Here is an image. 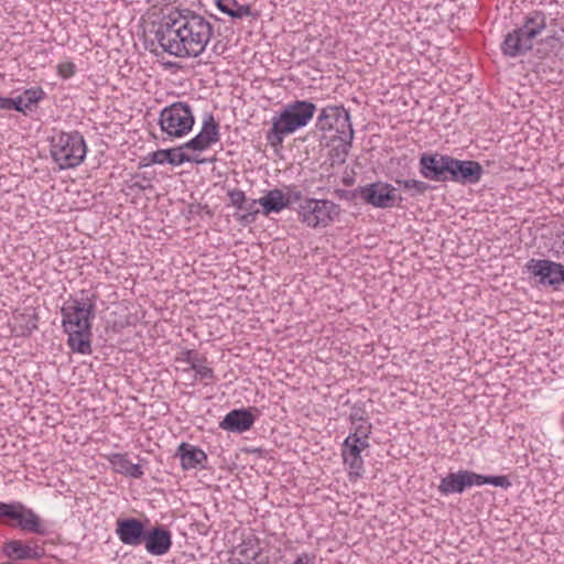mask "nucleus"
<instances>
[{"instance_id":"23","label":"nucleus","mask_w":564,"mask_h":564,"mask_svg":"<svg viewBox=\"0 0 564 564\" xmlns=\"http://www.w3.org/2000/svg\"><path fill=\"white\" fill-rule=\"evenodd\" d=\"M68 335V346L73 351L88 355L91 352V329H64Z\"/></svg>"},{"instance_id":"18","label":"nucleus","mask_w":564,"mask_h":564,"mask_svg":"<svg viewBox=\"0 0 564 564\" xmlns=\"http://www.w3.org/2000/svg\"><path fill=\"white\" fill-rule=\"evenodd\" d=\"M458 184H476L478 183L484 174L482 165L473 160H458L456 159Z\"/></svg>"},{"instance_id":"37","label":"nucleus","mask_w":564,"mask_h":564,"mask_svg":"<svg viewBox=\"0 0 564 564\" xmlns=\"http://www.w3.org/2000/svg\"><path fill=\"white\" fill-rule=\"evenodd\" d=\"M140 178V175L132 176L130 184L128 185L130 189L132 191H145L148 188H152V185L150 183V180H147L144 176Z\"/></svg>"},{"instance_id":"39","label":"nucleus","mask_w":564,"mask_h":564,"mask_svg":"<svg viewBox=\"0 0 564 564\" xmlns=\"http://www.w3.org/2000/svg\"><path fill=\"white\" fill-rule=\"evenodd\" d=\"M453 161L454 156L445 154L444 161L441 162V178L437 182H447V176L449 174V169L452 167Z\"/></svg>"},{"instance_id":"14","label":"nucleus","mask_w":564,"mask_h":564,"mask_svg":"<svg viewBox=\"0 0 564 564\" xmlns=\"http://www.w3.org/2000/svg\"><path fill=\"white\" fill-rule=\"evenodd\" d=\"M143 543L150 554L161 556L170 551L172 546V535L169 530L158 525L145 532Z\"/></svg>"},{"instance_id":"31","label":"nucleus","mask_w":564,"mask_h":564,"mask_svg":"<svg viewBox=\"0 0 564 564\" xmlns=\"http://www.w3.org/2000/svg\"><path fill=\"white\" fill-rule=\"evenodd\" d=\"M395 183L404 189L412 191V196L423 195L431 188L430 184L419 180H397Z\"/></svg>"},{"instance_id":"8","label":"nucleus","mask_w":564,"mask_h":564,"mask_svg":"<svg viewBox=\"0 0 564 564\" xmlns=\"http://www.w3.org/2000/svg\"><path fill=\"white\" fill-rule=\"evenodd\" d=\"M338 213V206L327 199L307 198L299 206V218L311 228L327 227Z\"/></svg>"},{"instance_id":"24","label":"nucleus","mask_w":564,"mask_h":564,"mask_svg":"<svg viewBox=\"0 0 564 564\" xmlns=\"http://www.w3.org/2000/svg\"><path fill=\"white\" fill-rule=\"evenodd\" d=\"M545 28V14L542 11L535 10L525 15L523 25L519 29L534 40Z\"/></svg>"},{"instance_id":"30","label":"nucleus","mask_w":564,"mask_h":564,"mask_svg":"<svg viewBox=\"0 0 564 564\" xmlns=\"http://www.w3.org/2000/svg\"><path fill=\"white\" fill-rule=\"evenodd\" d=\"M371 424L364 422L356 426L355 432L345 440V445L350 443H358L361 446H369L368 437L370 434Z\"/></svg>"},{"instance_id":"42","label":"nucleus","mask_w":564,"mask_h":564,"mask_svg":"<svg viewBox=\"0 0 564 564\" xmlns=\"http://www.w3.org/2000/svg\"><path fill=\"white\" fill-rule=\"evenodd\" d=\"M11 109H14L19 112H25L26 107H24V98L22 96H18L17 98H12Z\"/></svg>"},{"instance_id":"29","label":"nucleus","mask_w":564,"mask_h":564,"mask_svg":"<svg viewBox=\"0 0 564 564\" xmlns=\"http://www.w3.org/2000/svg\"><path fill=\"white\" fill-rule=\"evenodd\" d=\"M19 528L23 531L36 533V534H45L46 530L42 524L40 517L32 510L26 508L24 511Z\"/></svg>"},{"instance_id":"40","label":"nucleus","mask_w":564,"mask_h":564,"mask_svg":"<svg viewBox=\"0 0 564 564\" xmlns=\"http://www.w3.org/2000/svg\"><path fill=\"white\" fill-rule=\"evenodd\" d=\"M350 420H351L352 424H355L356 422H360V423L366 422L365 410L359 406H354L350 412Z\"/></svg>"},{"instance_id":"12","label":"nucleus","mask_w":564,"mask_h":564,"mask_svg":"<svg viewBox=\"0 0 564 564\" xmlns=\"http://www.w3.org/2000/svg\"><path fill=\"white\" fill-rule=\"evenodd\" d=\"M116 532L123 544L138 546L143 543L147 530L139 519L128 518L118 520Z\"/></svg>"},{"instance_id":"3","label":"nucleus","mask_w":564,"mask_h":564,"mask_svg":"<svg viewBox=\"0 0 564 564\" xmlns=\"http://www.w3.org/2000/svg\"><path fill=\"white\" fill-rule=\"evenodd\" d=\"M316 128L323 132H335L333 138L339 141L335 148L337 162L344 163L354 140L349 111L344 106H327L321 110Z\"/></svg>"},{"instance_id":"9","label":"nucleus","mask_w":564,"mask_h":564,"mask_svg":"<svg viewBox=\"0 0 564 564\" xmlns=\"http://www.w3.org/2000/svg\"><path fill=\"white\" fill-rule=\"evenodd\" d=\"M528 271L543 285L557 289L564 284V265L551 260L531 259L527 263Z\"/></svg>"},{"instance_id":"32","label":"nucleus","mask_w":564,"mask_h":564,"mask_svg":"<svg viewBox=\"0 0 564 564\" xmlns=\"http://www.w3.org/2000/svg\"><path fill=\"white\" fill-rule=\"evenodd\" d=\"M258 205V199L247 198V203L243 204V207L238 209L242 212V214L238 216V219L243 224L253 223L256 220V216L259 214Z\"/></svg>"},{"instance_id":"25","label":"nucleus","mask_w":564,"mask_h":564,"mask_svg":"<svg viewBox=\"0 0 564 564\" xmlns=\"http://www.w3.org/2000/svg\"><path fill=\"white\" fill-rule=\"evenodd\" d=\"M261 552L260 543L257 538H249L242 541L237 549L236 561L238 564H251Z\"/></svg>"},{"instance_id":"2","label":"nucleus","mask_w":564,"mask_h":564,"mask_svg":"<svg viewBox=\"0 0 564 564\" xmlns=\"http://www.w3.org/2000/svg\"><path fill=\"white\" fill-rule=\"evenodd\" d=\"M316 106L307 100H295L288 104L278 117H273L272 127L267 132V141L273 147H282L284 137L307 126L313 119Z\"/></svg>"},{"instance_id":"15","label":"nucleus","mask_w":564,"mask_h":564,"mask_svg":"<svg viewBox=\"0 0 564 564\" xmlns=\"http://www.w3.org/2000/svg\"><path fill=\"white\" fill-rule=\"evenodd\" d=\"M181 147L173 149L156 150L148 155L149 164H163L169 163L173 166H178L185 162L204 163V160H199L196 156L188 155L182 152ZM148 165V163L145 164Z\"/></svg>"},{"instance_id":"49","label":"nucleus","mask_w":564,"mask_h":564,"mask_svg":"<svg viewBox=\"0 0 564 564\" xmlns=\"http://www.w3.org/2000/svg\"><path fill=\"white\" fill-rule=\"evenodd\" d=\"M561 421H562V424L564 425V414L562 415Z\"/></svg>"},{"instance_id":"17","label":"nucleus","mask_w":564,"mask_h":564,"mask_svg":"<svg viewBox=\"0 0 564 564\" xmlns=\"http://www.w3.org/2000/svg\"><path fill=\"white\" fill-rule=\"evenodd\" d=\"M176 456L180 457L183 469L205 468L203 463L207 460L203 449L185 442L178 445Z\"/></svg>"},{"instance_id":"22","label":"nucleus","mask_w":564,"mask_h":564,"mask_svg":"<svg viewBox=\"0 0 564 564\" xmlns=\"http://www.w3.org/2000/svg\"><path fill=\"white\" fill-rule=\"evenodd\" d=\"M259 205L262 206L263 215L268 216L271 213H280L282 209L291 204V198L286 197L282 191L274 188L269 191L263 197L258 199Z\"/></svg>"},{"instance_id":"36","label":"nucleus","mask_w":564,"mask_h":564,"mask_svg":"<svg viewBox=\"0 0 564 564\" xmlns=\"http://www.w3.org/2000/svg\"><path fill=\"white\" fill-rule=\"evenodd\" d=\"M230 203L232 206H235L237 209L242 208L243 204L247 203V197L245 195V192L238 188H234L228 191L227 193Z\"/></svg>"},{"instance_id":"7","label":"nucleus","mask_w":564,"mask_h":564,"mask_svg":"<svg viewBox=\"0 0 564 564\" xmlns=\"http://www.w3.org/2000/svg\"><path fill=\"white\" fill-rule=\"evenodd\" d=\"M481 485L508 488L511 486V482L506 476H484L470 470H458L443 477L437 490L442 496H448L452 494H462L466 488Z\"/></svg>"},{"instance_id":"38","label":"nucleus","mask_w":564,"mask_h":564,"mask_svg":"<svg viewBox=\"0 0 564 564\" xmlns=\"http://www.w3.org/2000/svg\"><path fill=\"white\" fill-rule=\"evenodd\" d=\"M76 66L73 62H64L58 64L57 73L62 78H69L75 74Z\"/></svg>"},{"instance_id":"11","label":"nucleus","mask_w":564,"mask_h":564,"mask_svg":"<svg viewBox=\"0 0 564 564\" xmlns=\"http://www.w3.org/2000/svg\"><path fill=\"white\" fill-rule=\"evenodd\" d=\"M358 192L359 198L375 207L389 208L394 206V188L389 184L372 183L367 186H360Z\"/></svg>"},{"instance_id":"35","label":"nucleus","mask_w":564,"mask_h":564,"mask_svg":"<svg viewBox=\"0 0 564 564\" xmlns=\"http://www.w3.org/2000/svg\"><path fill=\"white\" fill-rule=\"evenodd\" d=\"M192 369L195 370V378L198 380H212L214 379V371L212 368L198 365L197 362H192Z\"/></svg>"},{"instance_id":"26","label":"nucleus","mask_w":564,"mask_h":564,"mask_svg":"<svg viewBox=\"0 0 564 564\" xmlns=\"http://www.w3.org/2000/svg\"><path fill=\"white\" fill-rule=\"evenodd\" d=\"M540 52L545 55H554L560 61H564V30L555 33L541 42Z\"/></svg>"},{"instance_id":"19","label":"nucleus","mask_w":564,"mask_h":564,"mask_svg":"<svg viewBox=\"0 0 564 564\" xmlns=\"http://www.w3.org/2000/svg\"><path fill=\"white\" fill-rule=\"evenodd\" d=\"M2 551L6 556L14 560L40 558L44 554V550L42 547H31L22 544L19 540H10L6 542Z\"/></svg>"},{"instance_id":"20","label":"nucleus","mask_w":564,"mask_h":564,"mask_svg":"<svg viewBox=\"0 0 564 564\" xmlns=\"http://www.w3.org/2000/svg\"><path fill=\"white\" fill-rule=\"evenodd\" d=\"M368 446H361L358 443L343 444V459L345 465L349 467V475L360 477L364 471V460L361 452Z\"/></svg>"},{"instance_id":"5","label":"nucleus","mask_w":564,"mask_h":564,"mask_svg":"<svg viewBox=\"0 0 564 564\" xmlns=\"http://www.w3.org/2000/svg\"><path fill=\"white\" fill-rule=\"evenodd\" d=\"M50 152L61 170L74 169L84 161L87 147L78 131L59 132L51 139Z\"/></svg>"},{"instance_id":"45","label":"nucleus","mask_w":564,"mask_h":564,"mask_svg":"<svg viewBox=\"0 0 564 564\" xmlns=\"http://www.w3.org/2000/svg\"><path fill=\"white\" fill-rule=\"evenodd\" d=\"M12 98L0 96V109L11 110Z\"/></svg>"},{"instance_id":"21","label":"nucleus","mask_w":564,"mask_h":564,"mask_svg":"<svg viewBox=\"0 0 564 564\" xmlns=\"http://www.w3.org/2000/svg\"><path fill=\"white\" fill-rule=\"evenodd\" d=\"M445 154L423 153L420 156L419 166L421 175L430 181L437 182L441 178V162Z\"/></svg>"},{"instance_id":"33","label":"nucleus","mask_w":564,"mask_h":564,"mask_svg":"<svg viewBox=\"0 0 564 564\" xmlns=\"http://www.w3.org/2000/svg\"><path fill=\"white\" fill-rule=\"evenodd\" d=\"M21 96L24 98V107L30 109L32 105L39 102L44 97V91L41 87H33L25 89Z\"/></svg>"},{"instance_id":"34","label":"nucleus","mask_w":564,"mask_h":564,"mask_svg":"<svg viewBox=\"0 0 564 564\" xmlns=\"http://www.w3.org/2000/svg\"><path fill=\"white\" fill-rule=\"evenodd\" d=\"M3 513H6L7 518L18 521V525L20 524V520L26 510V507L20 502L10 503V506H3Z\"/></svg>"},{"instance_id":"10","label":"nucleus","mask_w":564,"mask_h":564,"mask_svg":"<svg viewBox=\"0 0 564 564\" xmlns=\"http://www.w3.org/2000/svg\"><path fill=\"white\" fill-rule=\"evenodd\" d=\"M219 139V124L213 113H207L204 117L200 132L181 145V149L202 152L210 148L212 144L217 143Z\"/></svg>"},{"instance_id":"44","label":"nucleus","mask_w":564,"mask_h":564,"mask_svg":"<svg viewBox=\"0 0 564 564\" xmlns=\"http://www.w3.org/2000/svg\"><path fill=\"white\" fill-rule=\"evenodd\" d=\"M183 360L188 362L191 366H192V362H197L198 358H197V354L194 352L193 350H185L183 352Z\"/></svg>"},{"instance_id":"43","label":"nucleus","mask_w":564,"mask_h":564,"mask_svg":"<svg viewBox=\"0 0 564 564\" xmlns=\"http://www.w3.org/2000/svg\"><path fill=\"white\" fill-rule=\"evenodd\" d=\"M456 174H457V164H456V158H454L452 167L449 169V174L447 176V182L458 183V178H456Z\"/></svg>"},{"instance_id":"27","label":"nucleus","mask_w":564,"mask_h":564,"mask_svg":"<svg viewBox=\"0 0 564 564\" xmlns=\"http://www.w3.org/2000/svg\"><path fill=\"white\" fill-rule=\"evenodd\" d=\"M111 464L116 471L127 476L141 478L143 475L142 467L139 464L131 463L124 454H115Z\"/></svg>"},{"instance_id":"1","label":"nucleus","mask_w":564,"mask_h":564,"mask_svg":"<svg viewBox=\"0 0 564 564\" xmlns=\"http://www.w3.org/2000/svg\"><path fill=\"white\" fill-rule=\"evenodd\" d=\"M214 34L213 24L203 15L185 9L162 18L154 35L162 50L173 56H200Z\"/></svg>"},{"instance_id":"4","label":"nucleus","mask_w":564,"mask_h":564,"mask_svg":"<svg viewBox=\"0 0 564 564\" xmlns=\"http://www.w3.org/2000/svg\"><path fill=\"white\" fill-rule=\"evenodd\" d=\"M195 123L192 107L184 101H175L164 107L159 116L162 140L181 139L187 135Z\"/></svg>"},{"instance_id":"48","label":"nucleus","mask_w":564,"mask_h":564,"mask_svg":"<svg viewBox=\"0 0 564 564\" xmlns=\"http://www.w3.org/2000/svg\"><path fill=\"white\" fill-rule=\"evenodd\" d=\"M300 198H301V193H295V194H294V199H295V200H299Z\"/></svg>"},{"instance_id":"41","label":"nucleus","mask_w":564,"mask_h":564,"mask_svg":"<svg viewBox=\"0 0 564 564\" xmlns=\"http://www.w3.org/2000/svg\"><path fill=\"white\" fill-rule=\"evenodd\" d=\"M359 187L354 191L337 189L336 193L340 198L355 199L359 197Z\"/></svg>"},{"instance_id":"13","label":"nucleus","mask_w":564,"mask_h":564,"mask_svg":"<svg viewBox=\"0 0 564 564\" xmlns=\"http://www.w3.org/2000/svg\"><path fill=\"white\" fill-rule=\"evenodd\" d=\"M532 46L533 39L517 28L505 36L501 43V51L506 56L517 57L524 55Z\"/></svg>"},{"instance_id":"28","label":"nucleus","mask_w":564,"mask_h":564,"mask_svg":"<svg viewBox=\"0 0 564 564\" xmlns=\"http://www.w3.org/2000/svg\"><path fill=\"white\" fill-rule=\"evenodd\" d=\"M216 7L231 19H242L251 15V7L239 4L236 0H216Z\"/></svg>"},{"instance_id":"47","label":"nucleus","mask_w":564,"mask_h":564,"mask_svg":"<svg viewBox=\"0 0 564 564\" xmlns=\"http://www.w3.org/2000/svg\"><path fill=\"white\" fill-rule=\"evenodd\" d=\"M3 506H10V503L0 502V518L6 517V513H3Z\"/></svg>"},{"instance_id":"46","label":"nucleus","mask_w":564,"mask_h":564,"mask_svg":"<svg viewBox=\"0 0 564 564\" xmlns=\"http://www.w3.org/2000/svg\"><path fill=\"white\" fill-rule=\"evenodd\" d=\"M308 562H310V556H308V554L304 553V554H301L293 564H308Z\"/></svg>"},{"instance_id":"16","label":"nucleus","mask_w":564,"mask_h":564,"mask_svg":"<svg viewBox=\"0 0 564 564\" xmlns=\"http://www.w3.org/2000/svg\"><path fill=\"white\" fill-rule=\"evenodd\" d=\"M256 417L249 409H235L230 411L220 422V427L236 433H243L250 430Z\"/></svg>"},{"instance_id":"6","label":"nucleus","mask_w":564,"mask_h":564,"mask_svg":"<svg viewBox=\"0 0 564 564\" xmlns=\"http://www.w3.org/2000/svg\"><path fill=\"white\" fill-rule=\"evenodd\" d=\"M96 301L97 295L86 290H82L77 297L67 301L61 310L64 329H91Z\"/></svg>"}]
</instances>
